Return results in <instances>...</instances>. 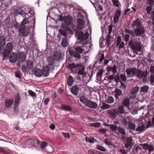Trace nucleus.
<instances>
[{
  "instance_id": "1",
  "label": "nucleus",
  "mask_w": 154,
  "mask_h": 154,
  "mask_svg": "<svg viewBox=\"0 0 154 154\" xmlns=\"http://www.w3.org/2000/svg\"><path fill=\"white\" fill-rule=\"evenodd\" d=\"M23 11L25 18L23 20V23H31L34 26L35 24V20L34 10L30 9L28 7H26Z\"/></svg>"
},
{
  "instance_id": "2",
  "label": "nucleus",
  "mask_w": 154,
  "mask_h": 154,
  "mask_svg": "<svg viewBox=\"0 0 154 154\" xmlns=\"http://www.w3.org/2000/svg\"><path fill=\"white\" fill-rule=\"evenodd\" d=\"M32 27H33V28H35V25L33 26V24H32L31 23H23L22 21L21 24L20 25L18 29L19 33L22 36L26 37L29 35L30 32V28Z\"/></svg>"
},
{
  "instance_id": "3",
  "label": "nucleus",
  "mask_w": 154,
  "mask_h": 154,
  "mask_svg": "<svg viewBox=\"0 0 154 154\" xmlns=\"http://www.w3.org/2000/svg\"><path fill=\"white\" fill-rule=\"evenodd\" d=\"M125 32L130 34L132 36H139L144 33L145 32L143 26L136 28L134 29V32L128 29H125Z\"/></svg>"
},
{
  "instance_id": "4",
  "label": "nucleus",
  "mask_w": 154,
  "mask_h": 154,
  "mask_svg": "<svg viewBox=\"0 0 154 154\" xmlns=\"http://www.w3.org/2000/svg\"><path fill=\"white\" fill-rule=\"evenodd\" d=\"M75 34L77 36L78 39L81 41L79 42V44L81 43L83 45H85L87 44L86 42H83L84 40H86L88 39L89 34L88 32H86L85 34L82 31H79L77 30L75 32Z\"/></svg>"
},
{
  "instance_id": "5",
  "label": "nucleus",
  "mask_w": 154,
  "mask_h": 154,
  "mask_svg": "<svg viewBox=\"0 0 154 154\" xmlns=\"http://www.w3.org/2000/svg\"><path fill=\"white\" fill-rule=\"evenodd\" d=\"M128 45L132 49H137L139 51L141 50V45L140 42L135 40H131L128 42Z\"/></svg>"
},
{
  "instance_id": "6",
  "label": "nucleus",
  "mask_w": 154,
  "mask_h": 154,
  "mask_svg": "<svg viewBox=\"0 0 154 154\" xmlns=\"http://www.w3.org/2000/svg\"><path fill=\"white\" fill-rule=\"evenodd\" d=\"M146 123L145 119L142 118L140 122L138 124L137 128L135 131H145V124Z\"/></svg>"
},
{
  "instance_id": "7",
  "label": "nucleus",
  "mask_w": 154,
  "mask_h": 154,
  "mask_svg": "<svg viewBox=\"0 0 154 154\" xmlns=\"http://www.w3.org/2000/svg\"><path fill=\"white\" fill-rule=\"evenodd\" d=\"M79 70H78V76L77 79L80 80H81V79L82 78H85L86 76L87 73L85 71V68L84 67L82 66L79 67Z\"/></svg>"
},
{
  "instance_id": "8",
  "label": "nucleus",
  "mask_w": 154,
  "mask_h": 154,
  "mask_svg": "<svg viewBox=\"0 0 154 154\" xmlns=\"http://www.w3.org/2000/svg\"><path fill=\"white\" fill-rule=\"evenodd\" d=\"M18 56L19 60L17 61V66H20L21 65V63L26 60V54L24 52H19Z\"/></svg>"
},
{
  "instance_id": "9",
  "label": "nucleus",
  "mask_w": 154,
  "mask_h": 154,
  "mask_svg": "<svg viewBox=\"0 0 154 154\" xmlns=\"http://www.w3.org/2000/svg\"><path fill=\"white\" fill-rule=\"evenodd\" d=\"M137 69L136 68H128L125 70L127 77H132L136 75Z\"/></svg>"
},
{
  "instance_id": "10",
  "label": "nucleus",
  "mask_w": 154,
  "mask_h": 154,
  "mask_svg": "<svg viewBox=\"0 0 154 154\" xmlns=\"http://www.w3.org/2000/svg\"><path fill=\"white\" fill-rule=\"evenodd\" d=\"M132 139L130 137H128L126 139V142L124 143L125 147L128 148L129 149H131L134 145V143L132 142Z\"/></svg>"
},
{
  "instance_id": "11",
  "label": "nucleus",
  "mask_w": 154,
  "mask_h": 154,
  "mask_svg": "<svg viewBox=\"0 0 154 154\" xmlns=\"http://www.w3.org/2000/svg\"><path fill=\"white\" fill-rule=\"evenodd\" d=\"M9 58L10 62L11 63H15L17 60L18 55L17 53H11Z\"/></svg>"
},
{
  "instance_id": "12",
  "label": "nucleus",
  "mask_w": 154,
  "mask_h": 154,
  "mask_svg": "<svg viewBox=\"0 0 154 154\" xmlns=\"http://www.w3.org/2000/svg\"><path fill=\"white\" fill-rule=\"evenodd\" d=\"M26 143L32 146H37L39 144V141L36 139H29L26 140Z\"/></svg>"
},
{
  "instance_id": "13",
  "label": "nucleus",
  "mask_w": 154,
  "mask_h": 154,
  "mask_svg": "<svg viewBox=\"0 0 154 154\" xmlns=\"http://www.w3.org/2000/svg\"><path fill=\"white\" fill-rule=\"evenodd\" d=\"M85 106L91 109H96L98 105L96 103L89 100L88 103L85 104Z\"/></svg>"
},
{
  "instance_id": "14",
  "label": "nucleus",
  "mask_w": 154,
  "mask_h": 154,
  "mask_svg": "<svg viewBox=\"0 0 154 154\" xmlns=\"http://www.w3.org/2000/svg\"><path fill=\"white\" fill-rule=\"evenodd\" d=\"M107 113L109 116L113 118H115L118 115L117 109H116L108 110L107 111Z\"/></svg>"
},
{
  "instance_id": "15",
  "label": "nucleus",
  "mask_w": 154,
  "mask_h": 154,
  "mask_svg": "<svg viewBox=\"0 0 154 154\" xmlns=\"http://www.w3.org/2000/svg\"><path fill=\"white\" fill-rule=\"evenodd\" d=\"M21 100L20 95L19 93H17L15 97L14 103V109H16L18 106Z\"/></svg>"
},
{
  "instance_id": "16",
  "label": "nucleus",
  "mask_w": 154,
  "mask_h": 154,
  "mask_svg": "<svg viewBox=\"0 0 154 154\" xmlns=\"http://www.w3.org/2000/svg\"><path fill=\"white\" fill-rule=\"evenodd\" d=\"M131 26L133 28L136 27V28H138L143 26L139 18H137L135 20L133 21Z\"/></svg>"
},
{
  "instance_id": "17",
  "label": "nucleus",
  "mask_w": 154,
  "mask_h": 154,
  "mask_svg": "<svg viewBox=\"0 0 154 154\" xmlns=\"http://www.w3.org/2000/svg\"><path fill=\"white\" fill-rule=\"evenodd\" d=\"M33 74L37 77H40L42 75V70L38 68H36L32 71Z\"/></svg>"
},
{
  "instance_id": "18",
  "label": "nucleus",
  "mask_w": 154,
  "mask_h": 154,
  "mask_svg": "<svg viewBox=\"0 0 154 154\" xmlns=\"http://www.w3.org/2000/svg\"><path fill=\"white\" fill-rule=\"evenodd\" d=\"M77 26L79 29L82 30L84 27L85 22L82 19L78 18L77 21Z\"/></svg>"
},
{
  "instance_id": "19",
  "label": "nucleus",
  "mask_w": 154,
  "mask_h": 154,
  "mask_svg": "<svg viewBox=\"0 0 154 154\" xmlns=\"http://www.w3.org/2000/svg\"><path fill=\"white\" fill-rule=\"evenodd\" d=\"M60 109L65 111L69 112L71 111L72 109V108L70 106L65 104H62L60 106Z\"/></svg>"
},
{
  "instance_id": "20",
  "label": "nucleus",
  "mask_w": 154,
  "mask_h": 154,
  "mask_svg": "<svg viewBox=\"0 0 154 154\" xmlns=\"http://www.w3.org/2000/svg\"><path fill=\"white\" fill-rule=\"evenodd\" d=\"M108 34L106 37V42L108 43L109 42V41L110 42H111V41H110V39L111 38V37L110 34L112 33V25L111 24L109 25L108 27Z\"/></svg>"
},
{
  "instance_id": "21",
  "label": "nucleus",
  "mask_w": 154,
  "mask_h": 154,
  "mask_svg": "<svg viewBox=\"0 0 154 154\" xmlns=\"http://www.w3.org/2000/svg\"><path fill=\"white\" fill-rule=\"evenodd\" d=\"M69 54L71 56H73L75 58H80L81 56L78 53H77L76 51L70 49H69Z\"/></svg>"
},
{
  "instance_id": "22",
  "label": "nucleus",
  "mask_w": 154,
  "mask_h": 154,
  "mask_svg": "<svg viewBox=\"0 0 154 154\" xmlns=\"http://www.w3.org/2000/svg\"><path fill=\"white\" fill-rule=\"evenodd\" d=\"M115 96L116 99H118L119 97L122 95V90L119 89H116L115 90Z\"/></svg>"
},
{
  "instance_id": "23",
  "label": "nucleus",
  "mask_w": 154,
  "mask_h": 154,
  "mask_svg": "<svg viewBox=\"0 0 154 154\" xmlns=\"http://www.w3.org/2000/svg\"><path fill=\"white\" fill-rule=\"evenodd\" d=\"M72 18L67 16H64L63 18V20L64 22L67 25H70L72 22Z\"/></svg>"
},
{
  "instance_id": "24",
  "label": "nucleus",
  "mask_w": 154,
  "mask_h": 154,
  "mask_svg": "<svg viewBox=\"0 0 154 154\" xmlns=\"http://www.w3.org/2000/svg\"><path fill=\"white\" fill-rule=\"evenodd\" d=\"M147 72H142L140 76V78H139V79H142V81L143 82H145L146 81L147 76Z\"/></svg>"
},
{
  "instance_id": "25",
  "label": "nucleus",
  "mask_w": 154,
  "mask_h": 154,
  "mask_svg": "<svg viewBox=\"0 0 154 154\" xmlns=\"http://www.w3.org/2000/svg\"><path fill=\"white\" fill-rule=\"evenodd\" d=\"M71 90L72 93L76 96L78 94L79 88L77 86H73L71 88Z\"/></svg>"
},
{
  "instance_id": "26",
  "label": "nucleus",
  "mask_w": 154,
  "mask_h": 154,
  "mask_svg": "<svg viewBox=\"0 0 154 154\" xmlns=\"http://www.w3.org/2000/svg\"><path fill=\"white\" fill-rule=\"evenodd\" d=\"M81 65V64H75L74 63H72L71 64H69L68 66V68L69 69L72 70L75 68L80 67Z\"/></svg>"
},
{
  "instance_id": "27",
  "label": "nucleus",
  "mask_w": 154,
  "mask_h": 154,
  "mask_svg": "<svg viewBox=\"0 0 154 154\" xmlns=\"http://www.w3.org/2000/svg\"><path fill=\"white\" fill-rule=\"evenodd\" d=\"M117 111L118 115H119L120 114H124L125 112L124 111V106L122 105L119 106L118 108V109H117Z\"/></svg>"
},
{
  "instance_id": "28",
  "label": "nucleus",
  "mask_w": 154,
  "mask_h": 154,
  "mask_svg": "<svg viewBox=\"0 0 154 154\" xmlns=\"http://www.w3.org/2000/svg\"><path fill=\"white\" fill-rule=\"evenodd\" d=\"M79 98L80 101L84 104H86L89 100L87 97L84 95L80 96Z\"/></svg>"
},
{
  "instance_id": "29",
  "label": "nucleus",
  "mask_w": 154,
  "mask_h": 154,
  "mask_svg": "<svg viewBox=\"0 0 154 154\" xmlns=\"http://www.w3.org/2000/svg\"><path fill=\"white\" fill-rule=\"evenodd\" d=\"M49 68L48 66L44 67L42 71V75L45 77L48 76L49 74Z\"/></svg>"
},
{
  "instance_id": "30",
  "label": "nucleus",
  "mask_w": 154,
  "mask_h": 154,
  "mask_svg": "<svg viewBox=\"0 0 154 154\" xmlns=\"http://www.w3.org/2000/svg\"><path fill=\"white\" fill-rule=\"evenodd\" d=\"M85 139L87 142L90 143H94L97 142V140L95 139L94 137H85Z\"/></svg>"
},
{
  "instance_id": "31",
  "label": "nucleus",
  "mask_w": 154,
  "mask_h": 154,
  "mask_svg": "<svg viewBox=\"0 0 154 154\" xmlns=\"http://www.w3.org/2000/svg\"><path fill=\"white\" fill-rule=\"evenodd\" d=\"M116 124H118V122H116L114 124H111L110 125V128L114 132L116 131L118 128V127L116 125Z\"/></svg>"
},
{
  "instance_id": "32",
  "label": "nucleus",
  "mask_w": 154,
  "mask_h": 154,
  "mask_svg": "<svg viewBox=\"0 0 154 154\" xmlns=\"http://www.w3.org/2000/svg\"><path fill=\"white\" fill-rule=\"evenodd\" d=\"M136 125L134 123L131 121H129L128 123V128L129 129L135 131Z\"/></svg>"
},
{
  "instance_id": "33",
  "label": "nucleus",
  "mask_w": 154,
  "mask_h": 154,
  "mask_svg": "<svg viewBox=\"0 0 154 154\" xmlns=\"http://www.w3.org/2000/svg\"><path fill=\"white\" fill-rule=\"evenodd\" d=\"M11 51L8 50L7 49L4 50V51L3 54V57L4 59H7L8 58L9 55H10V53Z\"/></svg>"
},
{
  "instance_id": "34",
  "label": "nucleus",
  "mask_w": 154,
  "mask_h": 154,
  "mask_svg": "<svg viewBox=\"0 0 154 154\" xmlns=\"http://www.w3.org/2000/svg\"><path fill=\"white\" fill-rule=\"evenodd\" d=\"M27 67L29 70H31L33 67V63L32 61L28 60L26 61Z\"/></svg>"
},
{
  "instance_id": "35",
  "label": "nucleus",
  "mask_w": 154,
  "mask_h": 154,
  "mask_svg": "<svg viewBox=\"0 0 154 154\" xmlns=\"http://www.w3.org/2000/svg\"><path fill=\"white\" fill-rule=\"evenodd\" d=\"M73 79L72 76L70 75L69 76L68 78L67 79L68 85L69 86L72 85L73 83Z\"/></svg>"
},
{
  "instance_id": "36",
  "label": "nucleus",
  "mask_w": 154,
  "mask_h": 154,
  "mask_svg": "<svg viewBox=\"0 0 154 154\" xmlns=\"http://www.w3.org/2000/svg\"><path fill=\"white\" fill-rule=\"evenodd\" d=\"M149 87L147 85L143 86L140 88V92L143 93H146L147 92Z\"/></svg>"
},
{
  "instance_id": "37",
  "label": "nucleus",
  "mask_w": 154,
  "mask_h": 154,
  "mask_svg": "<svg viewBox=\"0 0 154 154\" xmlns=\"http://www.w3.org/2000/svg\"><path fill=\"white\" fill-rule=\"evenodd\" d=\"M61 44L63 47H66L68 44L67 38H63L62 39Z\"/></svg>"
},
{
  "instance_id": "38",
  "label": "nucleus",
  "mask_w": 154,
  "mask_h": 154,
  "mask_svg": "<svg viewBox=\"0 0 154 154\" xmlns=\"http://www.w3.org/2000/svg\"><path fill=\"white\" fill-rule=\"evenodd\" d=\"M139 89V87L137 86L134 87L131 91V94L134 95L137 94Z\"/></svg>"
},
{
  "instance_id": "39",
  "label": "nucleus",
  "mask_w": 154,
  "mask_h": 154,
  "mask_svg": "<svg viewBox=\"0 0 154 154\" xmlns=\"http://www.w3.org/2000/svg\"><path fill=\"white\" fill-rule=\"evenodd\" d=\"M45 150L48 153H50L53 152V149L52 147L51 146L49 145L45 147Z\"/></svg>"
},
{
  "instance_id": "40",
  "label": "nucleus",
  "mask_w": 154,
  "mask_h": 154,
  "mask_svg": "<svg viewBox=\"0 0 154 154\" xmlns=\"http://www.w3.org/2000/svg\"><path fill=\"white\" fill-rule=\"evenodd\" d=\"M123 105L128 107L129 105V99L127 98H126L122 102Z\"/></svg>"
},
{
  "instance_id": "41",
  "label": "nucleus",
  "mask_w": 154,
  "mask_h": 154,
  "mask_svg": "<svg viewBox=\"0 0 154 154\" xmlns=\"http://www.w3.org/2000/svg\"><path fill=\"white\" fill-rule=\"evenodd\" d=\"M13 100H9L5 101V105L7 107H10L12 104L13 103Z\"/></svg>"
},
{
  "instance_id": "42",
  "label": "nucleus",
  "mask_w": 154,
  "mask_h": 154,
  "mask_svg": "<svg viewBox=\"0 0 154 154\" xmlns=\"http://www.w3.org/2000/svg\"><path fill=\"white\" fill-rule=\"evenodd\" d=\"M96 149L103 152H106L107 151V150L104 147L99 145L96 146Z\"/></svg>"
},
{
  "instance_id": "43",
  "label": "nucleus",
  "mask_w": 154,
  "mask_h": 154,
  "mask_svg": "<svg viewBox=\"0 0 154 154\" xmlns=\"http://www.w3.org/2000/svg\"><path fill=\"white\" fill-rule=\"evenodd\" d=\"M5 39L3 36H0V44L2 45H5Z\"/></svg>"
},
{
  "instance_id": "44",
  "label": "nucleus",
  "mask_w": 154,
  "mask_h": 154,
  "mask_svg": "<svg viewBox=\"0 0 154 154\" xmlns=\"http://www.w3.org/2000/svg\"><path fill=\"white\" fill-rule=\"evenodd\" d=\"M13 44L12 42H9L6 45L7 49L10 51H11L12 50Z\"/></svg>"
},
{
  "instance_id": "45",
  "label": "nucleus",
  "mask_w": 154,
  "mask_h": 154,
  "mask_svg": "<svg viewBox=\"0 0 154 154\" xmlns=\"http://www.w3.org/2000/svg\"><path fill=\"white\" fill-rule=\"evenodd\" d=\"M15 12L17 14L21 15L23 16H24L23 10L20 8H19L18 9L16 10Z\"/></svg>"
},
{
  "instance_id": "46",
  "label": "nucleus",
  "mask_w": 154,
  "mask_h": 154,
  "mask_svg": "<svg viewBox=\"0 0 154 154\" xmlns=\"http://www.w3.org/2000/svg\"><path fill=\"white\" fill-rule=\"evenodd\" d=\"M129 118V117H127V119L124 118L121 120V122L122 125L125 126H126L128 124V122L127 119Z\"/></svg>"
},
{
  "instance_id": "47",
  "label": "nucleus",
  "mask_w": 154,
  "mask_h": 154,
  "mask_svg": "<svg viewBox=\"0 0 154 154\" xmlns=\"http://www.w3.org/2000/svg\"><path fill=\"white\" fill-rule=\"evenodd\" d=\"M101 125V123L99 122H96L93 123H91L90 124V125L91 127H98Z\"/></svg>"
},
{
  "instance_id": "48",
  "label": "nucleus",
  "mask_w": 154,
  "mask_h": 154,
  "mask_svg": "<svg viewBox=\"0 0 154 154\" xmlns=\"http://www.w3.org/2000/svg\"><path fill=\"white\" fill-rule=\"evenodd\" d=\"M118 131L119 133L122 134V135L125 134V130L123 128H122L121 127L119 126L118 127Z\"/></svg>"
},
{
  "instance_id": "49",
  "label": "nucleus",
  "mask_w": 154,
  "mask_h": 154,
  "mask_svg": "<svg viewBox=\"0 0 154 154\" xmlns=\"http://www.w3.org/2000/svg\"><path fill=\"white\" fill-rule=\"evenodd\" d=\"M114 101V99L112 96L108 97L106 99V102L109 103H112Z\"/></svg>"
},
{
  "instance_id": "50",
  "label": "nucleus",
  "mask_w": 154,
  "mask_h": 154,
  "mask_svg": "<svg viewBox=\"0 0 154 154\" xmlns=\"http://www.w3.org/2000/svg\"><path fill=\"white\" fill-rule=\"evenodd\" d=\"M110 106L106 103H103L101 106V108L103 109H105L109 108Z\"/></svg>"
},
{
  "instance_id": "51",
  "label": "nucleus",
  "mask_w": 154,
  "mask_h": 154,
  "mask_svg": "<svg viewBox=\"0 0 154 154\" xmlns=\"http://www.w3.org/2000/svg\"><path fill=\"white\" fill-rule=\"evenodd\" d=\"M147 150H148L149 152L154 151V146L152 145L148 144L147 147Z\"/></svg>"
},
{
  "instance_id": "52",
  "label": "nucleus",
  "mask_w": 154,
  "mask_h": 154,
  "mask_svg": "<svg viewBox=\"0 0 154 154\" xmlns=\"http://www.w3.org/2000/svg\"><path fill=\"white\" fill-rule=\"evenodd\" d=\"M59 32L61 35L64 36V38H66V33L65 30L62 29H60L59 30Z\"/></svg>"
},
{
  "instance_id": "53",
  "label": "nucleus",
  "mask_w": 154,
  "mask_h": 154,
  "mask_svg": "<svg viewBox=\"0 0 154 154\" xmlns=\"http://www.w3.org/2000/svg\"><path fill=\"white\" fill-rule=\"evenodd\" d=\"M48 146L47 145V143L45 141H42L41 144V147L42 149H43L45 150V147Z\"/></svg>"
},
{
  "instance_id": "54",
  "label": "nucleus",
  "mask_w": 154,
  "mask_h": 154,
  "mask_svg": "<svg viewBox=\"0 0 154 154\" xmlns=\"http://www.w3.org/2000/svg\"><path fill=\"white\" fill-rule=\"evenodd\" d=\"M103 73V71L102 70H100L97 74V76L99 79H100Z\"/></svg>"
},
{
  "instance_id": "55",
  "label": "nucleus",
  "mask_w": 154,
  "mask_h": 154,
  "mask_svg": "<svg viewBox=\"0 0 154 154\" xmlns=\"http://www.w3.org/2000/svg\"><path fill=\"white\" fill-rule=\"evenodd\" d=\"M117 69L116 65H114L112 67L110 68L109 71L112 72L113 73H115L117 72Z\"/></svg>"
},
{
  "instance_id": "56",
  "label": "nucleus",
  "mask_w": 154,
  "mask_h": 154,
  "mask_svg": "<svg viewBox=\"0 0 154 154\" xmlns=\"http://www.w3.org/2000/svg\"><path fill=\"white\" fill-rule=\"evenodd\" d=\"M142 72L141 70L137 69L135 75H136V76L138 79H139V78H140V76Z\"/></svg>"
},
{
  "instance_id": "57",
  "label": "nucleus",
  "mask_w": 154,
  "mask_h": 154,
  "mask_svg": "<svg viewBox=\"0 0 154 154\" xmlns=\"http://www.w3.org/2000/svg\"><path fill=\"white\" fill-rule=\"evenodd\" d=\"M152 7L151 6H148L146 8V11H147V14H149L151 13V15L152 8Z\"/></svg>"
},
{
  "instance_id": "58",
  "label": "nucleus",
  "mask_w": 154,
  "mask_h": 154,
  "mask_svg": "<svg viewBox=\"0 0 154 154\" xmlns=\"http://www.w3.org/2000/svg\"><path fill=\"white\" fill-rule=\"evenodd\" d=\"M140 145L143 147V149L145 150H147V147L148 144L147 143H144L143 144H140Z\"/></svg>"
},
{
  "instance_id": "59",
  "label": "nucleus",
  "mask_w": 154,
  "mask_h": 154,
  "mask_svg": "<svg viewBox=\"0 0 154 154\" xmlns=\"http://www.w3.org/2000/svg\"><path fill=\"white\" fill-rule=\"evenodd\" d=\"M75 50L79 53H82L83 51V49L80 47H77L75 48Z\"/></svg>"
},
{
  "instance_id": "60",
  "label": "nucleus",
  "mask_w": 154,
  "mask_h": 154,
  "mask_svg": "<svg viewBox=\"0 0 154 154\" xmlns=\"http://www.w3.org/2000/svg\"><path fill=\"white\" fill-rule=\"evenodd\" d=\"M28 93L29 95L32 97H35L36 95V93L32 90H29L28 91Z\"/></svg>"
},
{
  "instance_id": "61",
  "label": "nucleus",
  "mask_w": 154,
  "mask_h": 154,
  "mask_svg": "<svg viewBox=\"0 0 154 154\" xmlns=\"http://www.w3.org/2000/svg\"><path fill=\"white\" fill-rule=\"evenodd\" d=\"M120 78L123 82H125L126 80V77L125 75H123L122 74H120Z\"/></svg>"
},
{
  "instance_id": "62",
  "label": "nucleus",
  "mask_w": 154,
  "mask_h": 154,
  "mask_svg": "<svg viewBox=\"0 0 154 154\" xmlns=\"http://www.w3.org/2000/svg\"><path fill=\"white\" fill-rule=\"evenodd\" d=\"M113 4L116 7H118L119 5V2L117 0H111Z\"/></svg>"
},
{
  "instance_id": "63",
  "label": "nucleus",
  "mask_w": 154,
  "mask_h": 154,
  "mask_svg": "<svg viewBox=\"0 0 154 154\" xmlns=\"http://www.w3.org/2000/svg\"><path fill=\"white\" fill-rule=\"evenodd\" d=\"M21 70L23 73H26L27 71V67L25 65H23L21 66Z\"/></svg>"
},
{
  "instance_id": "64",
  "label": "nucleus",
  "mask_w": 154,
  "mask_h": 154,
  "mask_svg": "<svg viewBox=\"0 0 154 154\" xmlns=\"http://www.w3.org/2000/svg\"><path fill=\"white\" fill-rule=\"evenodd\" d=\"M149 81L151 84L153 83L154 82V75L153 74H151L150 76V79Z\"/></svg>"
}]
</instances>
